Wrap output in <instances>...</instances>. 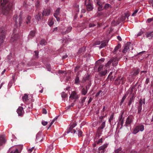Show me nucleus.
I'll return each mask as SVG.
<instances>
[{
  "label": "nucleus",
  "mask_w": 153,
  "mask_h": 153,
  "mask_svg": "<svg viewBox=\"0 0 153 153\" xmlns=\"http://www.w3.org/2000/svg\"><path fill=\"white\" fill-rule=\"evenodd\" d=\"M79 97L78 95L77 94L75 91L72 92L69 98L74 99H78Z\"/></svg>",
  "instance_id": "9"
},
{
  "label": "nucleus",
  "mask_w": 153,
  "mask_h": 153,
  "mask_svg": "<svg viewBox=\"0 0 153 153\" xmlns=\"http://www.w3.org/2000/svg\"><path fill=\"white\" fill-rule=\"evenodd\" d=\"M134 98L133 96H132L131 98H130V100L128 103V105H130L131 104L132 102L134 100Z\"/></svg>",
  "instance_id": "38"
},
{
  "label": "nucleus",
  "mask_w": 153,
  "mask_h": 153,
  "mask_svg": "<svg viewBox=\"0 0 153 153\" xmlns=\"http://www.w3.org/2000/svg\"><path fill=\"white\" fill-rule=\"evenodd\" d=\"M0 33H2L1 35H4L5 36L6 34V28L4 27H0Z\"/></svg>",
  "instance_id": "19"
},
{
  "label": "nucleus",
  "mask_w": 153,
  "mask_h": 153,
  "mask_svg": "<svg viewBox=\"0 0 153 153\" xmlns=\"http://www.w3.org/2000/svg\"><path fill=\"white\" fill-rule=\"evenodd\" d=\"M8 1V0H1V4L3 6L2 7V11L4 14L8 13L12 7L11 3H9L8 5L6 4Z\"/></svg>",
  "instance_id": "1"
},
{
  "label": "nucleus",
  "mask_w": 153,
  "mask_h": 153,
  "mask_svg": "<svg viewBox=\"0 0 153 153\" xmlns=\"http://www.w3.org/2000/svg\"><path fill=\"white\" fill-rule=\"evenodd\" d=\"M76 125L75 124L71 125L68 129H67L65 132L67 134L71 133L73 134H82L83 132L82 131L79 129H73Z\"/></svg>",
  "instance_id": "2"
},
{
  "label": "nucleus",
  "mask_w": 153,
  "mask_h": 153,
  "mask_svg": "<svg viewBox=\"0 0 153 153\" xmlns=\"http://www.w3.org/2000/svg\"><path fill=\"white\" fill-rule=\"evenodd\" d=\"M107 144H104L102 146L100 147L98 149V150H105V149L107 147Z\"/></svg>",
  "instance_id": "29"
},
{
  "label": "nucleus",
  "mask_w": 153,
  "mask_h": 153,
  "mask_svg": "<svg viewBox=\"0 0 153 153\" xmlns=\"http://www.w3.org/2000/svg\"><path fill=\"white\" fill-rule=\"evenodd\" d=\"M31 19V18L30 16H27V20L26 21V22L27 24H28L30 22V20Z\"/></svg>",
  "instance_id": "41"
},
{
  "label": "nucleus",
  "mask_w": 153,
  "mask_h": 153,
  "mask_svg": "<svg viewBox=\"0 0 153 153\" xmlns=\"http://www.w3.org/2000/svg\"><path fill=\"white\" fill-rule=\"evenodd\" d=\"M79 67L78 66H76V68H75V72H76L78 71V70H79Z\"/></svg>",
  "instance_id": "56"
},
{
  "label": "nucleus",
  "mask_w": 153,
  "mask_h": 153,
  "mask_svg": "<svg viewBox=\"0 0 153 153\" xmlns=\"http://www.w3.org/2000/svg\"><path fill=\"white\" fill-rule=\"evenodd\" d=\"M133 117L131 116H129L126 120L125 126H127V125L130 124L133 121Z\"/></svg>",
  "instance_id": "7"
},
{
  "label": "nucleus",
  "mask_w": 153,
  "mask_h": 153,
  "mask_svg": "<svg viewBox=\"0 0 153 153\" xmlns=\"http://www.w3.org/2000/svg\"><path fill=\"white\" fill-rule=\"evenodd\" d=\"M142 106H138V113L139 114H140L142 110Z\"/></svg>",
  "instance_id": "46"
},
{
  "label": "nucleus",
  "mask_w": 153,
  "mask_h": 153,
  "mask_svg": "<svg viewBox=\"0 0 153 153\" xmlns=\"http://www.w3.org/2000/svg\"><path fill=\"white\" fill-rule=\"evenodd\" d=\"M99 153H104L105 151V150H98Z\"/></svg>",
  "instance_id": "58"
},
{
  "label": "nucleus",
  "mask_w": 153,
  "mask_h": 153,
  "mask_svg": "<svg viewBox=\"0 0 153 153\" xmlns=\"http://www.w3.org/2000/svg\"><path fill=\"white\" fill-rule=\"evenodd\" d=\"M121 149L119 148L115 151V153H121Z\"/></svg>",
  "instance_id": "47"
},
{
  "label": "nucleus",
  "mask_w": 153,
  "mask_h": 153,
  "mask_svg": "<svg viewBox=\"0 0 153 153\" xmlns=\"http://www.w3.org/2000/svg\"><path fill=\"white\" fill-rule=\"evenodd\" d=\"M51 10L50 8L45 9L42 13V16H48L50 14Z\"/></svg>",
  "instance_id": "11"
},
{
  "label": "nucleus",
  "mask_w": 153,
  "mask_h": 153,
  "mask_svg": "<svg viewBox=\"0 0 153 153\" xmlns=\"http://www.w3.org/2000/svg\"><path fill=\"white\" fill-rule=\"evenodd\" d=\"M101 128L99 127L98 128L97 130V134H101L102 132L103 129H101Z\"/></svg>",
  "instance_id": "35"
},
{
  "label": "nucleus",
  "mask_w": 153,
  "mask_h": 153,
  "mask_svg": "<svg viewBox=\"0 0 153 153\" xmlns=\"http://www.w3.org/2000/svg\"><path fill=\"white\" fill-rule=\"evenodd\" d=\"M149 82V78H147L146 79L145 82V85L148 84Z\"/></svg>",
  "instance_id": "52"
},
{
  "label": "nucleus",
  "mask_w": 153,
  "mask_h": 153,
  "mask_svg": "<svg viewBox=\"0 0 153 153\" xmlns=\"http://www.w3.org/2000/svg\"><path fill=\"white\" fill-rule=\"evenodd\" d=\"M28 95L26 94H25V95L22 97V99L24 102H26L28 100Z\"/></svg>",
  "instance_id": "30"
},
{
  "label": "nucleus",
  "mask_w": 153,
  "mask_h": 153,
  "mask_svg": "<svg viewBox=\"0 0 153 153\" xmlns=\"http://www.w3.org/2000/svg\"><path fill=\"white\" fill-rule=\"evenodd\" d=\"M111 5L110 4H105L104 7L105 9H107L109 7H111Z\"/></svg>",
  "instance_id": "48"
},
{
  "label": "nucleus",
  "mask_w": 153,
  "mask_h": 153,
  "mask_svg": "<svg viewBox=\"0 0 153 153\" xmlns=\"http://www.w3.org/2000/svg\"><path fill=\"white\" fill-rule=\"evenodd\" d=\"M74 83H75L77 85H79L80 82V81L79 79V77L78 76V74H76V75L75 77V79H74Z\"/></svg>",
  "instance_id": "22"
},
{
  "label": "nucleus",
  "mask_w": 153,
  "mask_h": 153,
  "mask_svg": "<svg viewBox=\"0 0 153 153\" xmlns=\"http://www.w3.org/2000/svg\"><path fill=\"white\" fill-rule=\"evenodd\" d=\"M144 129V126L143 125L138 126L135 127L134 129L133 134H136L139 131H143Z\"/></svg>",
  "instance_id": "5"
},
{
  "label": "nucleus",
  "mask_w": 153,
  "mask_h": 153,
  "mask_svg": "<svg viewBox=\"0 0 153 153\" xmlns=\"http://www.w3.org/2000/svg\"><path fill=\"white\" fill-rule=\"evenodd\" d=\"M149 4L153 7V0H149Z\"/></svg>",
  "instance_id": "54"
},
{
  "label": "nucleus",
  "mask_w": 153,
  "mask_h": 153,
  "mask_svg": "<svg viewBox=\"0 0 153 153\" xmlns=\"http://www.w3.org/2000/svg\"><path fill=\"white\" fill-rule=\"evenodd\" d=\"M121 48V45L120 44H118L117 46H116L115 48L113 51V53L114 54H117L119 53L118 52V50Z\"/></svg>",
  "instance_id": "16"
},
{
  "label": "nucleus",
  "mask_w": 153,
  "mask_h": 153,
  "mask_svg": "<svg viewBox=\"0 0 153 153\" xmlns=\"http://www.w3.org/2000/svg\"><path fill=\"white\" fill-rule=\"evenodd\" d=\"M18 38V35L13 33L12 35L10 41L11 42H13L15 40H16Z\"/></svg>",
  "instance_id": "14"
},
{
  "label": "nucleus",
  "mask_w": 153,
  "mask_h": 153,
  "mask_svg": "<svg viewBox=\"0 0 153 153\" xmlns=\"http://www.w3.org/2000/svg\"><path fill=\"white\" fill-rule=\"evenodd\" d=\"M17 113L19 116H21L23 114L24 110L22 107L19 106L17 110Z\"/></svg>",
  "instance_id": "12"
},
{
  "label": "nucleus",
  "mask_w": 153,
  "mask_h": 153,
  "mask_svg": "<svg viewBox=\"0 0 153 153\" xmlns=\"http://www.w3.org/2000/svg\"><path fill=\"white\" fill-rule=\"evenodd\" d=\"M108 42L107 41H103L102 42L101 44L99 46L100 48H102L105 47L107 44Z\"/></svg>",
  "instance_id": "24"
},
{
  "label": "nucleus",
  "mask_w": 153,
  "mask_h": 153,
  "mask_svg": "<svg viewBox=\"0 0 153 153\" xmlns=\"http://www.w3.org/2000/svg\"><path fill=\"white\" fill-rule=\"evenodd\" d=\"M34 52L35 53V56L36 58H38V53L37 51H35Z\"/></svg>",
  "instance_id": "53"
},
{
  "label": "nucleus",
  "mask_w": 153,
  "mask_h": 153,
  "mask_svg": "<svg viewBox=\"0 0 153 153\" xmlns=\"http://www.w3.org/2000/svg\"><path fill=\"white\" fill-rule=\"evenodd\" d=\"M102 138H101V139H100L98 140V142H97V144H98L100 143H102Z\"/></svg>",
  "instance_id": "59"
},
{
  "label": "nucleus",
  "mask_w": 153,
  "mask_h": 153,
  "mask_svg": "<svg viewBox=\"0 0 153 153\" xmlns=\"http://www.w3.org/2000/svg\"><path fill=\"white\" fill-rule=\"evenodd\" d=\"M13 20L15 22L16 25L17 26H20L22 23V14L21 13L20 14L19 18L18 17L17 15H15L14 16Z\"/></svg>",
  "instance_id": "4"
},
{
  "label": "nucleus",
  "mask_w": 153,
  "mask_h": 153,
  "mask_svg": "<svg viewBox=\"0 0 153 153\" xmlns=\"http://www.w3.org/2000/svg\"><path fill=\"white\" fill-rule=\"evenodd\" d=\"M114 117V113H112L110 116V118L108 119V122L110 124L112 125L113 124V118Z\"/></svg>",
  "instance_id": "18"
},
{
  "label": "nucleus",
  "mask_w": 153,
  "mask_h": 153,
  "mask_svg": "<svg viewBox=\"0 0 153 153\" xmlns=\"http://www.w3.org/2000/svg\"><path fill=\"white\" fill-rule=\"evenodd\" d=\"M125 79L123 77L121 76L117 78L116 79L115 81L118 82V84L123 83V82L125 80Z\"/></svg>",
  "instance_id": "15"
},
{
  "label": "nucleus",
  "mask_w": 153,
  "mask_h": 153,
  "mask_svg": "<svg viewBox=\"0 0 153 153\" xmlns=\"http://www.w3.org/2000/svg\"><path fill=\"white\" fill-rule=\"evenodd\" d=\"M48 122L45 121L44 120H42V123L44 126L48 124Z\"/></svg>",
  "instance_id": "50"
},
{
  "label": "nucleus",
  "mask_w": 153,
  "mask_h": 153,
  "mask_svg": "<svg viewBox=\"0 0 153 153\" xmlns=\"http://www.w3.org/2000/svg\"><path fill=\"white\" fill-rule=\"evenodd\" d=\"M40 43L42 45H45V41L44 39H42L40 42Z\"/></svg>",
  "instance_id": "45"
},
{
  "label": "nucleus",
  "mask_w": 153,
  "mask_h": 153,
  "mask_svg": "<svg viewBox=\"0 0 153 153\" xmlns=\"http://www.w3.org/2000/svg\"><path fill=\"white\" fill-rule=\"evenodd\" d=\"M127 96V95L125 94L123 97L120 102V105H121L123 102L124 101V100L126 99V97Z\"/></svg>",
  "instance_id": "32"
},
{
  "label": "nucleus",
  "mask_w": 153,
  "mask_h": 153,
  "mask_svg": "<svg viewBox=\"0 0 153 153\" xmlns=\"http://www.w3.org/2000/svg\"><path fill=\"white\" fill-rule=\"evenodd\" d=\"M89 77V75L87 74L83 78L82 80L81 81V82L82 83H84L86 81V80L88 79Z\"/></svg>",
  "instance_id": "26"
},
{
  "label": "nucleus",
  "mask_w": 153,
  "mask_h": 153,
  "mask_svg": "<svg viewBox=\"0 0 153 153\" xmlns=\"http://www.w3.org/2000/svg\"><path fill=\"white\" fill-rule=\"evenodd\" d=\"M99 2H98L97 4L99 5V7H98V9L100 10L102 8V5L99 3Z\"/></svg>",
  "instance_id": "57"
},
{
  "label": "nucleus",
  "mask_w": 153,
  "mask_h": 153,
  "mask_svg": "<svg viewBox=\"0 0 153 153\" xmlns=\"http://www.w3.org/2000/svg\"><path fill=\"white\" fill-rule=\"evenodd\" d=\"M131 43L130 42H128L125 44L124 49L123 51V53H126L128 50L130 48V47L131 46Z\"/></svg>",
  "instance_id": "10"
},
{
  "label": "nucleus",
  "mask_w": 153,
  "mask_h": 153,
  "mask_svg": "<svg viewBox=\"0 0 153 153\" xmlns=\"http://www.w3.org/2000/svg\"><path fill=\"white\" fill-rule=\"evenodd\" d=\"M139 103L140 104L139 106H142V104L144 103V101H143L142 99H140Z\"/></svg>",
  "instance_id": "49"
},
{
  "label": "nucleus",
  "mask_w": 153,
  "mask_h": 153,
  "mask_svg": "<svg viewBox=\"0 0 153 153\" xmlns=\"http://www.w3.org/2000/svg\"><path fill=\"white\" fill-rule=\"evenodd\" d=\"M85 4L87 7V10L90 11L92 10L93 7L91 4V2L90 0H85Z\"/></svg>",
  "instance_id": "6"
},
{
  "label": "nucleus",
  "mask_w": 153,
  "mask_h": 153,
  "mask_svg": "<svg viewBox=\"0 0 153 153\" xmlns=\"http://www.w3.org/2000/svg\"><path fill=\"white\" fill-rule=\"evenodd\" d=\"M57 16H54L56 18L57 21H59L60 20V18L59 17H58Z\"/></svg>",
  "instance_id": "63"
},
{
  "label": "nucleus",
  "mask_w": 153,
  "mask_h": 153,
  "mask_svg": "<svg viewBox=\"0 0 153 153\" xmlns=\"http://www.w3.org/2000/svg\"><path fill=\"white\" fill-rule=\"evenodd\" d=\"M72 29V27L71 26L69 27L67 29L65 33H68L71 32Z\"/></svg>",
  "instance_id": "37"
},
{
  "label": "nucleus",
  "mask_w": 153,
  "mask_h": 153,
  "mask_svg": "<svg viewBox=\"0 0 153 153\" xmlns=\"http://www.w3.org/2000/svg\"><path fill=\"white\" fill-rule=\"evenodd\" d=\"M46 67L48 71H51V68L50 64H47L46 65Z\"/></svg>",
  "instance_id": "42"
},
{
  "label": "nucleus",
  "mask_w": 153,
  "mask_h": 153,
  "mask_svg": "<svg viewBox=\"0 0 153 153\" xmlns=\"http://www.w3.org/2000/svg\"><path fill=\"white\" fill-rule=\"evenodd\" d=\"M108 70L102 65H100L98 68V71L101 76L105 75L107 73Z\"/></svg>",
  "instance_id": "3"
},
{
  "label": "nucleus",
  "mask_w": 153,
  "mask_h": 153,
  "mask_svg": "<svg viewBox=\"0 0 153 153\" xmlns=\"http://www.w3.org/2000/svg\"><path fill=\"white\" fill-rule=\"evenodd\" d=\"M117 39L120 41H121L122 40V39H121V37L119 36H117Z\"/></svg>",
  "instance_id": "64"
},
{
  "label": "nucleus",
  "mask_w": 153,
  "mask_h": 153,
  "mask_svg": "<svg viewBox=\"0 0 153 153\" xmlns=\"http://www.w3.org/2000/svg\"><path fill=\"white\" fill-rule=\"evenodd\" d=\"M59 11L60 9L59 8H58V9H57L55 11V13L54 14V16H58L59 13Z\"/></svg>",
  "instance_id": "33"
},
{
  "label": "nucleus",
  "mask_w": 153,
  "mask_h": 153,
  "mask_svg": "<svg viewBox=\"0 0 153 153\" xmlns=\"http://www.w3.org/2000/svg\"><path fill=\"white\" fill-rule=\"evenodd\" d=\"M35 32L34 31H30L29 35V37L31 38L33 37L35 35Z\"/></svg>",
  "instance_id": "28"
},
{
  "label": "nucleus",
  "mask_w": 153,
  "mask_h": 153,
  "mask_svg": "<svg viewBox=\"0 0 153 153\" xmlns=\"http://www.w3.org/2000/svg\"><path fill=\"white\" fill-rule=\"evenodd\" d=\"M42 112L44 114H46L47 113V111L46 109L44 108L42 109Z\"/></svg>",
  "instance_id": "61"
},
{
  "label": "nucleus",
  "mask_w": 153,
  "mask_h": 153,
  "mask_svg": "<svg viewBox=\"0 0 153 153\" xmlns=\"http://www.w3.org/2000/svg\"><path fill=\"white\" fill-rule=\"evenodd\" d=\"M42 16L41 13H39L36 16L35 18L38 21L40 20L41 19Z\"/></svg>",
  "instance_id": "31"
},
{
  "label": "nucleus",
  "mask_w": 153,
  "mask_h": 153,
  "mask_svg": "<svg viewBox=\"0 0 153 153\" xmlns=\"http://www.w3.org/2000/svg\"><path fill=\"white\" fill-rule=\"evenodd\" d=\"M143 33V32L142 31H140L137 34V36H139L142 35Z\"/></svg>",
  "instance_id": "60"
},
{
  "label": "nucleus",
  "mask_w": 153,
  "mask_h": 153,
  "mask_svg": "<svg viewBox=\"0 0 153 153\" xmlns=\"http://www.w3.org/2000/svg\"><path fill=\"white\" fill-rule=\"evenodd\" d=\"M39 4V1H37L36 3V6L37 7H38Z\"/></svg>",
  "instance_id": "62"
},
{
  "label": "nucleus",
  "mask_w": 153,
  "mask_h": 153,
  "mask_svg": "<svg viewBox=\"0 0 153 153\" xmlns=\"http://www.w3.org/2000/svg\"><path fill=\"white\" fill-rule=\"evenodd\" d=\"M54 24V22L52 20H51L48 22V25L50 27H51Z\"/></svg>",
  "instance_id": "44"
},
{
  "label": "nucleus",
  "mask_w": 153,
  "mask_h": 153,
  "mask_svg": "<svg viewBox=\"0 0 153 153\" xmlns=\"http://www.w3.org/2000/svg\"><path fill=\"white\" fill-rule=\"evenodd\" d=\"M20 151H19L17 149H16L12 151L10 153H20Z\"/></svg>",
  "instance_id": "34"
},
{
  "label": "nucleus",
  "mask_w": 153,
  "mask_h": 153,
  "mask_svg": "<svg viewBox=\"0 0 153 153\" xmlns=\"http://www.w3.org/2000/svg\"><path fill=\"white\" fill-rule=\"evenodd\" d=\"M88 91V89L87 87H86L85 88H83L82 90L81 94L82 95H85L86 94Z\"/></svg>",
  "instance_id": "25"
},
{
  "label": "nucleus",
  "mask_w": 153,
  "mask_h": 153,
  "mask_svg": "<svg viewBox=\"0 0 153 153\" xmlns=\"http://www.w3.org/2000/svg\"><path fill=\"white\" fill-rule=\"evenodd\" d=\"M122 114L120 116V121H121L120 125L122 126H123L124 123V120L123 119L122 120Z\"/></svg>",
  "instance_id": "43"
},
{
  "label": "nucleus",
  "mask_w": 153,
  "mask_h": 153,
  "mask_svg": "<svg viewBox=\"0 0 153 153\" xmlns=\"http://www.w3.org/2000/svg\"><path fill=\"white\" fill-rule=\"evenodd\" d=\"M111 63V62L110 60L107 62V63L105 64V66L104 67H105V68L108 70L110 68V66Z\"/></svg>",
  "instance_id": "27"
},
{
  "label": "nucleus",
  "mask_w": 153,
  "mask_h": 153,
  "mask_svg": "<svg viewBox=\"0 0 153 153\" xmlns=\"http://www.w3.org/2000/svg\"><path fill=\"white\" fill-rule=\"evenodd\" d=\"M146 35L149 39H153V32L147 33Z\"/></svg>",
  "instance_id": "17"
},
{
  "label": "nucleus",
  "mask_w": 153,
  "mask_h": 153,
  "mask_svg": "<svg viewBox=\"0 0 153 153\" xmlns=\"http://www.w3.org/2000/svg\"><path fill=\"white\" fill-rule=\"evenodd\" d=\"M67 94L65 93L64 92H62L61 93V97L62 98H65L67 97Z\"/></svg>",
  "instance_id": "39"
},
{
  "label": "nucleus",
  "mask_w": 153,
  "mask_h": 153,
  "mask_svg": "<svg viewBox=\"0 0 153 153\" xmlns=\"http://www.w3.org/2000/svg\"><path fill=\"white\" fill-rule=\"evenodd\" d=\"M105 121L102 123L101 124V126L100 127L101 128V129H103V128L105 126Z\"/></svg>",
  "instance_id": "40"
},
{
  "label": "nucleus",
  "mask_w": 153,
  "mask_h": 153,
  "mask_svg": "<svg viewBox=\"0 0 153 153\" xmlns=\"http://www.w3.org/2000/svg\"><path fill=\"white\" fill-rule=\"evenodd\" d=\"M5 38L4 35H1L0 36V46H1L4 42Z\"/></svg>",
  "instance_id": "21"
},
{
  "label": "nucleus",
  "mask_w": 153,
  "mask_h": 153,
  "mask_svg": "<svg viewBox=\"0 0 153 153\" xmlns=\"http://www.w3.org/2000/svg\"><path fill=\"white\" fill-rule=\"evenodd\" d=\"M6 141L4 135L1 134L0 135V146H2L4 144Z\"/></svg>",
  "instance_id": "8"
},
{
  "label": "nucleus",
  "mask_w": 153,
  "mask_h": 153,
  "mask_svg": "<svg viewBox=\"0 0 153 153\" xmlns=\"http://www.w3.org/2000/svg\"><path fill=\"white\" fill-rule=\"evenodd\" d=\"M140 72V70L137 69V70H133L130 74L132 76H135L138 74Z\"/></svg>",
  "instance_id": "23"
},
{
  "label": "nucleus",
  "mask_w": 153,
  "mask_h": 153,
  "mask_svg": "<svg viewBox=\"0 0 153 153\" xmlns=\"http://www.w3.org/2000/svg\"><path fill=\"white\" fill-rule=\"evenodd\" d=\"M138 11V10H136L132 14V16H135L136 14L137 13Z\"/></svg>",
  "instance_id": "51"
},
{
  "label": "nucleus",
  "mask_w": 153,
  "mask_h": 153,
  "mask_svg": "<svg viewBox=\"0 0 153 153\" xmlns=\"http://www.w3.org/2000/svg\"><path fill=\"white\" fill-rule=\"evenodd\" d=\"M43 135V134H37L36 138L37 141L41 142L42 140Z\"/></svg>",
  "instance_id": "20"
},
{
  "label": "nucleus",
  "mask_w": 153,
  "mask_h": 153,
  "mask_svg": "<svg viewBox=\"0 0 153 153\" xmlns=\"http://www.w3.org/2000/svg\"><path fill=\"white\" fill-rule=\"evenodd\" d=\"M110 61H111L112 65L113 66H115L118 64V61L117 58H114L110 59Z\"/></svg>",
  "instance_id": "13"
},
{
  "label": "nucleus",
  "mask_w": 153,
  "mask_h": 153,
  "mask_svg": "<svg viewBox=\"0 0 153 153\" xmlns=\"http://www.w3.org/2000/svg\"><path fill=\"white\" fill-rule=\"evenodd\" d=\"M153 20V18L148 19L147 20V22L148 23H149L152 21Z\"/></svg>",
  "instance_id": "55"
},
{
  "label": "nucleus",
  "mask_w": 153,
  "mask_h": 153,
  "mask_svg": "<svg viewBox=\"0 0 153 153\" xmlns=\"http://www.w3.org/2000/svg\"><path fill=\"white\" fill-rule=\"evenodd\" d=\"M97 23L95 22H94L93 23H90L89 24V26L90 27H92L95 26L96 25Z\"/></svg>",
  "instance_id": "36"
}]
</instances>
